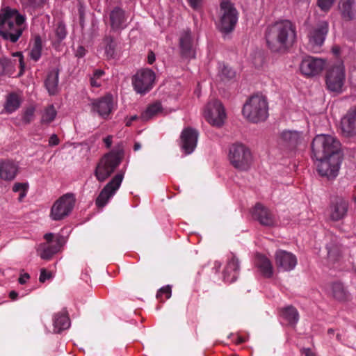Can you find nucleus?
Wrapping results in <instances>:
<instances>
[{
  "label": "nucleus",
  "instance_id": "obj_1",
  "mask_svg": "<svg viewBox=\"0 0 356 356\" xmlns=\"http://www.w3.org/2000/svg\"><path fill=\"white\" fill-rule=\"evenodd\" d=\"M312 149L319 174L335 178L342 161L339 141L330 135H317L312 141Z\"/></svg>",
  "mask_w": 356,
  "mask_h": 356
},
{
  "label": "nucleus",
  "instance_id": "obj_2",
  "mask_svg": "<svg viewBox=\"0 0 356 356\" xmlns=\"http://www.w3.org/2000/svg\"><path fill=\"white\" fill-rule=\"evenodd\" d=\"M295 26L289 20H281L269 26L266 31V40L269 48L274 51L285 50L296 41Z\"/></svg>",
  "mask_w": 356,
  "mask_h": 356
},
{
  "label": "nucleus",
  "instance_id": "obj_3",
  "mask_svg": "<svg viewBox=\"0 0 356 356\" xmlns=\"http://www.w3.org/2000/svg\"><path fill=\"white\" fill-rule=\"evenodd\" d=\"M26 28V17L17 10L10 7L0 10V35L4 40L16 42Z\"/></svg>",
  "mask_w": 356,
  "mask_h": 356
},
{
  "label": "nucleus",
  "instance_id": "obj_4",
  "mask_svg": "<svg viewBox=\"0 0 356 356\" xmlns=\"http://www.w3.org/2000/svg\"><path fill=\"white\" fill-rule=\"evenodd\" d=\"M243 115L250 122L259 123L268 118V104L262 95H253L243 105Z\"/></svg>",
  "mask_w": 356,
  "mask_h": 356
},
{
  "label": "nucleus",
  "instance_id": "obj_5",
  "mask_svg": "<svg viewBox=\"0 0 356 356\" xmlns=\"http://www.w3.org/2000/svg\"><path fill=\"white\" fill-rule=\"evenodd\" d=\"M238 13L229 0H222L218 12V28L222 33L232 31L238 22Z\"/></svg>",
  "mask_w": 356,
  "mask_h": 356
},
{
  "label": "nucleus",
  "instance_id": "obj_6",
  "mask_svg": "<svg viewBox=\"0 0 356 356\" xmlns=\"http://www.w3.org/2000/svg\"><path fill=\"white\" fill-rule=\"evenodd\" d=\"M76 198L72 193H66L60 197L52 205L49 217L51 220L58 221L67 217L72 211Z\"/></svg>",
  "mask_w": 356,
  "mask_h": 356
},
{
  "label": "nucleus",
  "instance_id": "obj_7",
  "mask_svg": "<svg viewBox=\"0 0 356 356\" xmlns=\"http://www.w3.org/2000/svg\"><path fill=\"white\" fill-rule=\"evenodd\" d=\"M346 79L345 68L343 63L337 62L327 70L325 83L329 90L341 92Z\"/></svg>",
  "mask_w": 356,
  "mask_h": 356
},
{
  "label": "nucleus",
  "instance_id": "obj_8",
  "mask_svg": "<svg viewBox=\"0 0 356 356\" xmlns=\"http://www.w3.org/2000/svg\"><path fill=\"white\" fill-rule=\"evenodd\" d=\"M229 159L232 165L240 170H247L252 161L250 149L243 144H234L230 147Z\"/></svg>",
  "mask_w": 356,
  "mask_h": 356
},
{
  "label": "nucleus",
  "instance_id": "obj_9",
  "mask_svg": "<svg viewBox=\"0 0 356 356\" xmlns=\"http://www.w3.org/2000/svg\"><path fill=\"white\" fill-rule=\"evenodd\" d=\"M121 157L119 153L111 152L106 154L98 163L95 174L98 181H105L119 165Z\"/></svg>",
  "mask_w": 356,
  "mask_h": 356
},
{
  "label": "nucleus",
  "instance_id": "obj_10",
  "mask_svg": "<svg viewBox=\"0 0 356 356\" xmlns=\"http://www.w3.org/2000/svg\"><path fill=\"white\" fill-rule=\"evenodd\" d=\"M156 74L148 68H143L136 72L132 77V85L135 91L138 94H145L149 92L155 83Z\"/></svg>",
  "mask_w": 356,
  "mask_h": 356
},
{
  "label": "nucleus",
  "instance_id": "obj_11",
  "mask_svg": "<svg viewBox=\"0 0 356 356\" xmlns=\"http://www.w3.org/2000/svg\"><path fill=\"white\" fill-rule=\"evenodd\" d=\"M327 32L328 24L325 21L312 26L307 33L308 48L314 52H318L324 43Z\"/></svg>",
  "mask_w": 356,
  "mask_h": 356
},
{
  "label": "nucleus",
  "instance_id": "obj_12",
  "mask_svg": "<svg viewBox=\"0 0 356 356\" xmlns=\"http://www.w3.org/2000/svg\"><path fill=\"white\" fill-rule=\"evenodd\" d=\"M207 121L213 126L220 127L223 124L226 113L220 102L214 99L209 102L204 111Z\"/></svg>",
  "mask_w": 356,
  "mask_h": 356
},
{
  "label": "nucleus",
  "instance_id": "obj_13",
  "mask_svg": "<svg viewBox=\"0 0 356 356\" xmlns=\"http://www.w3.org/2000/svg\"><path fill=\"white\" fill-rule=\"evenodd\" d=\"M124 179L122 172L118 173L113 179L104 187L99 195L96 199V205L98 207H104L112 198L121 186Z\"/></svg>",
  "mask_w": 356,
  "mask_h": 356
},
{
  "label": "nucleus",
  "instance_id": "obj_14",
  "mask_svg": "<svg viewBox=\"0 0 356 356\" xmlns=\"http://www.w3.org/2000/svg\"><path fill=\"white\" fill-rule=\"evenodd\" d=\"M91 111L99 116L106 119L114 109L113 98L111 95L92 99L90 104Z\"/></svg>",
  "mask_w": 356,
  "mask_h": 356
},
{
  "label": "nucleus",
  "instance_id": "obj_15",
  "mask_svg": "<svg viewBox=\"0 0 356 356\" xmlns=\"http://www.w3.org/2000/svg\"><path fill=\"white\" fill-rule=\"evenodd\" d=\"M325 66V60L312 56H307L302 59L300 70L307 76H314L320 74Z\"/></svg>",
  "mask_w": 356,
  "mask_h": 356
},
{
  "label": "nucleus",
  "instance_id": "obj_16",
  "mask_svg": "<svg viewBox=\"0 0 356 356\" xmlns=\"http://www.w3.org/2000/svg\"><path fill=\"white\" fill-rule=\"evenodd\" d=\"M181 148L185 154H191L195 149L197 143L198 133L191 127L184 129L181 134Z\"/></svg>",
  "mask_w": 356,
  "mask_h": 356
},
{
  "label": "nucleus",
  "instance_id": "obj_17",
  "mask_svg": "<svg viewBox=\"0 0 356 356\" xmlns=\"http://www.w3.org/2000/svg\"><path fill=\"white\" fill-rule=\"evenodd\" d=\"M275 260L277 268L282 271H290L297 264V258L293 254L282 250L275 252Z\"/></svg>",
  "mask_w": 356,
  "mask_h": 356
},
{
  "label": "nucleus",
  "instance_id": "obj_18",
  "mask_svg": "<svg viewBox=\"0 0 356 356\" xmlns=\"http://www.w3.org/2000/svg\"><path fill=\"white\" fill-rule=\"evenodd\" d=\"M340 127L345 136L356 135V106L350 108L342 117Z\"/></svg>",
  "mask_w": 356,
  "mask_h": 356
},
{
  "label": "nucleus",
  "instance_id": "obj_19",
  "mask_svg": "<svg viewBox=\"0 0 356 356\" xmlns=\"http://www.w3.org/2000/svg\"><path fill=\"white\" fill-rule=\"evenodd\" d=\"M179 47L183 57L186 58L195 57L194 40L190 30H184L179 35Z\"/></svg>",
  "mask_w": 356,
  "mask_h": 356
},
{
  "label": "nucleus",
  "instance_id": "obj_20",
  "mask_svg": "<svg viewBox=\"0 0 356 356\" xmlns=\"http://www.w3.org/2000/svg\"><path fill=\"white\" fill-rule=\"evenodd\" d=\"M302 140V133L293 130H284L278 138L279 145L288 149H293L300 144Z\"/></svg>",
  "mask_w": 356,
  "mask_h": 356
},
{
  "label": "nucleus",
  "instance_id": "obj_21",
  "mask_svg": "<svg viewBox=\"0 0 356 356\" xmlns=\"http://www.w3.org/2000/svg\"><path fill=\"white\" fill-rule=\"evenodd\" d=\"M252 217L264 226H274L277 224L275 215L262 204H257L252 211Z\"/></svg>",
  "mask_w": 356,
  "mask_h": 356
},
{
  "label": "nucleus",
  "instance_id": "obj_22",
  "mask_svg": "<svg viewBox=\"0 0 356 356\" xmlns=\"http://www.w3.org/2000/svg\"><path fill=\"white\" fill-rule=\"evenodd\" d=\"M19 172V165L10 160L0 161V179L4 181H13Z\"/></svg>",
  "mask_w": 356,
  "mask_h": 356
},
{
  "label": "nucleus",
  "instance_id": "obj_23",
  "mask_svg": "<svg viewBox=\"0 0 356 356\" xmlns=\"http://www.w3.org/2000/svg\"><path fill=\"white\" fill-rule=\"evenodd\" d=\"M348 202L341 198H337L330 205L328 213L330 218L333 221H338L347 213L348 211Z\"/></svg>",
  "mask_w": 356,
  "mask_h": 356
},
{
  "label": "nucleus",
  "instance_id": "obj_24",
  "mask_svg": "<svg viewBox=\"0 0 356 356\" xmlns=\"http://www.w3.org/2000/svg\"><path fill=\"white\" fill-rule=\"evenodd\" d=\"M61 246L60 238L57 237L56 244L41 243L37 248L38 254L44 260L50 259L52 256L59 251Z\"/></svg>",
  "mask_w": 356,
  "mask_h": 356
},
{
  "label": "nucleus",
  "instance_id": "obj_25",
  "mask_svg": "<svg viewBox=\"0 0 356 356\" xmlns=\"http://www.w3.org/2000/svg\"><path fill=\"white\" fill-rule=\"evenodd\" d=\"M239 262L235 256H232L228 261L223 272L225 282L232 283L234 282L238 275Z\"/></svg>",
  "mask_w": 356,
  "mask_h": 356
},
{
  "label": "nucleus",
  "instance_id": "obj_26",
  "mask_svg": "<svg viewBox=\"0 0 356 356\" xmlns=\"http://www.w3.org/2000/svg\"><path fill=\"white\" fill-rule=\"evenodd\" d=\"M127 17L124 11L120 7H115L110 13L111 25L113 29H122L126 26Z\"/></svg>",
  "mask_w": 356,
  "mask_h": 356
},
{
  "label": "nucleus",
  "instance_id": "obj_27",
  "mask_svg": "<svg viewBox=\"0 0 356 356\" xmlns=\"http://www.w3.org/2000/svg\"><path fill=\"white\" fill-rule=\"evenodd\" d=\"M339 9L341 17L345 20H352L356 15L355 0H341Z\"/></svg>",
  "mask_w": 356,
  "mask_h": 356
},
{
  "label": "nucleus",
  "instance_id": "obj_28",
  "mask_svg": "<svg viewBox=\"0 0 356 356\" xmlns=\"http://www.w3.org/2000/svg\"><path fill=\"white\" fill-rule=\"evenodd\" d=\"M59 72L58 70L50 71L44 81V86L50 95H55L59 91L58 86Z\"/></svg>",
  "mask_w": 356,
  "mask_h": 356
},
{
  "label": "nucleus",
  "instance_id": "obj_29",
  "mask_svg": "<svg viewBox=\"0 0 356 356\" xmlns=\"http://www.w3.org/2000/svg\"><path fill=\"white\" fill-rule=\"evenodd\" d=\"M255 264L260 273L265 277H271L273 275V268L271 261L265 256L257 254Z\"/></svg>",
  "mask_w": 356,
  "mask_h": 356
},
{
  "label": "nucleus",
  "instance_id": "obj_30",
  "mask_svg": "<svg viewBox=\"0 0 356 356\" xmlns=\"http://www.w3.org/2000/svg\"><path fill=\"white\" fill-rule=\"evenodd\" d=\"M53 323L54 332L56 333H60L63 330L68 329L70 326V318L65 311L55 314Z\"/></svg>",
  "mask_w": 356,
  "mask_h": 356
},
{
  "label": "nucleus",
  "instance_id": "obj_31",
  "mask_svg": "<svg viewBox=\"0 0 356 356\" xmlns=\"http://www.w3.org/2000/svg\"><path fill=\"white\" fill-rule=\"evenodd\" d=\"M333 297L339 301H346L349 298V293L341 282H336L331 285Z\"/></svg>",
  "mask_w": 356,
  "mask_h": 356
},
{
  "label": "nucleus",
  "instance_id": "obj_32",
  "mask_svg": "<svg viewBox=\"0 0 356 356\" xmlns=\"http://www.w3.org/2000/svg\"><path fill=\"white\" fill-rule=\"evenodd\" d=\"M21 104L19 96L15 93H10L7 95L4 104V109L6 113H12L18 109Z\"/></svg>",
  "mask_w": 356,
  "mask_h": 356
},
{
  "label": "nucleus",
  "instance_id": "obj_33",
  "mask_svg": "<svg viewBox=\"0 0 356 356\" xmlns=\"http://www.w3.org/2000/svg\"><path fill=\"white\" fill-rule=\"evenodd\" d=\"M327 259L330 262H335L341 254V247L337 241V238H334L326 246Z\"/></svg>",
  "mask_w": 356,
  "mask_h": 356
},
{
  "label": "nucleus",
  "instance_id": "obj_34",
  "mask_svg": "<svg viewBox=\"0 0 356 356\" xmlns=\"http://www.w3.org/2000/svg\"><path fill=\"white\" fill-rule=\"evenodd\" d=\"M282 315L290 325H296L299 319L297 309L291 306L284 308L282 310Z\"/></svg>",
  "mask_w": 356,
  "mask_h": 356
},
{
  "label": "nucleus",
  "instance_id": "obj_35",
  "mask_svg": "<svg viewBox=\"0 0 356 356\" xmlns=\"http://www.w3.org/2000/svg\"><path fill=\"white\" fill-rule=\"evenodd\" d=\"M161 112V105L159 102H156L147 107L146 111L142 114V118L144 120H148L152 117Z\"/></svg>",
  "mask_w": 356,
  "mask_h": 356
},
{
  "label": "nucleus",
  "instance_id": "obj_36",
  "mask_svg": "<svg viewBox=\"0 0 356 356\" xmlns=\"http://www.w3.org/2000/svg\"><path fill=\"white\" fill-rule=\"evenodd\" d=\"M42 52V40L40 36H35L34 38V42L33 47L30 52V57L37 61L41 56Z\"/></svg>",
  "mask_w": 356,
  "mask_h": 356
},
{
  "label": "nucleus",
  "instance_id": "obj_37",
  "mask_svg": "<svg viewBox=\"0 0 356 356\" xmlns=\"http://www.w3.org/2000/svg\"><path fill=\"white\" fill-rule=\"evenodd\" d=\"M56 111L53 105L49 106L42 114V122L49 124L54 121L56 116Z\"/></svg>",
  "mask_w": 356,
  "mask_h": 356
},
{
  "label": "nucleus",
  "instance_id": "obj_38",
  "mask_svg": "<svg viewBox=\"0 0 356 356\" xmlns=\"http://www.w3.org/2000/svg\"><path fill=\"white\" fill-rule=\"evenodd\" d=\"M104 43L106 57L108 58H113L115 54V44L113 40L110 37L106 38L104 40Z\"/></svg>",
  "mask_w": 356,
  "mask_h": 356
},
{
  "label": "nucleus",
  "instance_id": "obj_39",
  "mask_svg": "<svg viewBox=\"0 0 356 356\" xmlns=\"http://www.w3.org/2000/svg\"><path fill=\"white\" fill-rule=\"evenodd\" d=\"M235 74V72L228 66L223 65L220 69L221 79L223 81H228L234 79Z\"/></svg>",
  "mask_w": 356,
  "mask_h": 356
},
{
  "label": "nucleus",
  "instance_id": "obj_40",
  "mask_svg": "<svg viewBox=\"0 0 356 356\" xmlns=\"http://www.w3.org/2000/svg\"><path fill=\"white\" fill-rule=\"evenodd\" d=\"M12 66L11 61L6 58L0 59V75H4L10 72Z\"/></svg>",
  "mask_w": 356,
  "mask_h": 356
},
{
  "label": "nucleus",
  "instance_id": "obj_41",
  "mask_svg": "<svg viewBox=\"0 0 356 356\" xmlns=\"http://www.w3.org/2000/svg\"><path fill=\"white\" fill-rule=\"evenodd\" d=\"M172 291H171V286L169 285H167L165 286L162 287L159 289V291L157 292L156 297L160 299L161 300H163V297L165 296V299H168L171 297Z\"/></svg>",
  "mask_w": 356,
  "mask_h": 356
},
{
  "label": "nucleus",
  "instance_id": "obj_42",
  "mask_svg": "<svg viewBox=\"0 0 356 356\" xmlns=\"http://www.w3.org/2000/svg\"><path fill=\"white\" fill-rule=\"evenodd\" d=\"M66 34L65 26L62 23L58 24L55 30V35L57 37L58 40H63L66 37Z\"/></svg>",
  "mask_w": 356,
  "mask_h": 356
},
{
  "label": "nucleus",
  "instance_id": "obj_43",
  "mask_svg": "<svg viewBox=\"0 0 356 356\" xmlns=\"http://www.w3.org/2000/svg\"><path fill=\"white\" fill-rule=\"evenodd\" d=\"M34 113L35 108L33 107H30L26 109L22 115V121L26 124L29 123L33 119Z\"/></svg>",
  "mask_w": 356,
  "mask_h": 356
},
{
  "label": "nucleus",
  "instance_id": "obj_44",
  "mask_svg": "<svg viewBox=\"0 0 356 356\" xmlns=\"http://www.w3.org/2000/svg\"><path fill=\"white\" fill-rule=\"evenodd\" d=\"M334 1L335 0H318V6L321 10L327 12L331 8Z\"/></svg>",
  "mask_w": 356,
  "mask_h": 356
},
{
  "label": "nucleus",
  "instance_id": "obj_45",
  "mask_svg": "<svg viewBox=\"0 0 356 356\" xmlns=\"http://www.w3.org/2000/svg\"><path fill=\"white\" fill-rule=\"evenodd\" d=\"M47 0H24L25 3L31 7L36 8L42 6Z\"/></svg>",
  "mask_w": 356,
  "mask_h": 356
},
{
  "label": "nucleus",
  "instance_id": "obj_46",
  "mask_svg": "<svg viewBox=\"0 0 356 356\" xmlns=\"http://www.w3.org/2000/svg\"><path fill=\"white\" fill-rule=\"evenodd\" d=\"M28 188L29 184L27 183H15L13 186V191L14 192H19L20 191L26 192Z\"/></svg>",
  "mask_w": 356,
  "mask_h": 356
},
{
  "label": "nucleus",
  "instance_id": "obj_47",
  "mask_svg": "<svg viewBox=\"0 0 356 356\" xmlns=\"http://www.w3.org/2000/svg\"><path fill=\"white\" fill-rule=\"evenodd\" d=\"M52 277V274L51 272L47 271L44 268L40 270V275L39 277V281L40 282H44L47 280H50Z\"/></svg>",
  "mask_w": 356,
  "mask_h": 356
},
{
  "label": "nucleus",
  "instance_id": "obj_48",
  "mask_svg": "<svg viewBox=\"0 0 356 356\" xmlns=\"http://www.w3.org/2000/svg\"><path fill=\"white\" fill-rule=\"evenodd\" d=\"M57 237L58 236L55 237L54 235L51 233L46 234L44 236V239L47 241L46 243H52V244H56Z\"/></svg>",
  "mask_w": 356,
  "mask_h": 356
},
{
  "label": "nucleus",
  "instance_id": "obj_49",
  "mask_svg": "<svg viewBox=\"0 0 356 356\" xmlns=\"http://www.w3.org/2000/svg\"><path fill=\"white\" fill-rule=\"evenodd\" d=\"M13 56H16L19 58V65L21 67L22 70H23V68L24 67V64L23 62V55L21 52H15L13 54Z\"/></svg>",
  "mask_w": 356,
  "mask_h": 356
},
{
  "label": "nucleus",
  "instance_id": "obj_50",
  "mask_svg": "<svg viewBox=\"0 0 356 356\" xmlns=\"http://www.w3.org/2000/svg\"><path fill=\"white\" fill-rule=\"evenodd\" d=\"M58 143H59V139H58V138L57 137L56 135L53 134L49 138V143L50 145H56L58 144Z\"/></svg>",
  "mask_w": 356,
  "mask_h": 356
},
{
  "label": "nucleus",
  "instance_id": "obj_51",
  "mask_svg": "<svg viewBox=\"0 0 356 356\" xmlns=\"http://www.w3.org/2000/svg\"><path fill=\"white\" fill-rule=\"evenodd\" d=\"M29 278L30 276L28 273L22 274L19 278V282L21 284H24L29 280Z\"/></svg>",
  "mask_w": 356,
  "mask_h": 356
},
{
  "label": "nucleus",
  "instance_id": "obj_52",
  "mask_svg": "<svg viewBox=\"0 0 356 356\" xmlns=\"http://www.w3.org/2000/svg\"><path fill=\"white\" fill-rule=\"evenodd\" d=\"M90 85L92 87H99L101 86V81L99 79H97L96 77H91L90 79Z\"/></svg>",
  "mask_w": 356,
  "mask_h": 356
},
{
  "label": "nucleus",
  "instance_id": "obj_53",
  "mask_svg": "<svg viewBox=\"0 0 356 356\" xmlns=\"http://www.w3.org/2000/svg\"><path fill=\"white\" fill-rule=\"evenodd\" d=\"M191 7L196 9L197 8L201 3L202 0H188Z\"/></svg>",
  "mask_w": 356,
  "mask_h": 356
},
{
  "label": "nucleus",
  "instance_id": "obj_54",
  "mask_svg": "<svg viewBox=\"0 0 356 356\" xmlns=\"http://www.w3.org/2000/svg\"><path fill=\"white\" fill-rule=\"evenodd\" d=\"M156 60L155 54L153 51H149L147 56V62L149 64L152 65Z\"/></svg>",
  "mask_w": 356,
  "mask_h": 356
},
{
  "label": "nucleus",
  "instance_id": "obj_55",
  "mask_svg": "<svg viewBox=\"0 0 356 356\" xmlns=\"http://www.w3.org/2000/svg\"><path fill=\"white\" fill-rule=\"evenodd\" d=\"M112 140H113V136H108L107 137H106L104 139V142L107 148H109L111 147V145H112Z\"/></svg>",
  "mask_w": 356,
  "mask_h": 356
},
{
  "label": "nucleus",
  "instance_id": "obj_56",
  "mask_svg": "<svg viewBox=\"0 0 356 356\" xmlns=\"http://www.w3.org/2000/svg\"><path fill=\"white\" fill-rule=\"evenodd\" d=\"M86 54V50L83 47H79L76 53V56L78 57H83Z\"/></svg>",
  "mask_w": 356,
  "mask_h": 356
},
{
  "label": "nucleus",
  "instance_id": "obj_57",
  "mask_svg": "<svg viewBox=\"0 0 356 356\" xmlns=\"http://www.w3.org/2000/svg\"><path fill=\"white\" fill-rule=\"evenodd\" d=\"M302 351L305 356H316L309 348H303Z\"/></svg>",
  "mask_w": 356,
  "mask_h": 356
},
{
  "label": "nucleus",
  "instance_id": "obj_58",
  "mask_svg": "<svg viewBox=\"0 0 356 356\" xmlns=\"http://www.w3.org/2000/svg\"><path fill=\"white\" fill-rule=\"evenodd\" d=\"M104 74V71L98 70H96L93 74L94 77H96L97 79H99L102 75Z\"/></svg>",
  "mask_w": 356,
  "mask_h": 356
},
{
  "label": "nucleus",
  "instance_id": "obj_59",
  "mask_svg": "<svg viewBox=\"0 0 356 356\" xmlns=\"http://www.w3.org/2000/svg\"><path fill=\"white\" fill-rule=\"evenodd\" d=\"M245 340H246L245 338L241 337V336H237L236 339L235 340V343L237 344L242 343L245 342Z\"/></svg>",
  "mask_w": 356,
  "mask_h": 356
},
{
  "label": "nucleus",
  "instance_id": "obj_60",
  "mask_svg": "<svg viewBox=\"0 0 356 356\" xmlns=\"http://www.w3.org/2000/svg\"><path fill=\"white\" fill-rule=\"evenodd\" d=\"M138 117L137 115H133L131 116L129 119H128L127 121H126V125L127 126H130L131 124V122L135 120L136 119H137Z\"/></svg>",
  "mask_w": 356,
  "mask_h": 356
},
{
  "label": "nucleus",
  "instance_id": "obj_61",
  "mask_svg": "<svg viewBox=\"0 0 356 356\" xmlns=\"http://www.w3.org/2000/svg\"><path fill=\"white\" fill-rule=\"evenodd\" d=\"M18 294L17 292L13 291L10 292L9 296L12 300H15L17 297Z\"/></svg>",
  "mask_w": 356,
  "mask_h": 356
},
{
  "label": "nucleus",
  "instance_id": "obj_62",
  "mask_svg": "<svg viewBox=\"0 0 356 356\" xmlns=\"http://www.w3.org/2000/svg\"><path fill=\"white\" fill-rule=\"evenodd\" d=\"M141 148V145L139 143H135L134 149L138 151Z\"/></svg>",
  "mask_w": 356,
  "mask_h": 356
},
{
  "label": "nucleus",
  "instance_id": "obj_63",
  "mask_svg": "<svg viewBox=\"0 0 356 356\" xmlns=\"http://www.w3.org/2000/svg\"><path fill=\"white\" fill-rule=\"evenodd\" d=\"M327 332H328V334H332L334 333V330L332 329H329Z\"/></svg>",
  "mask_w": 356,
  "mask_h": 356
},
{
  "label": "nucleus",
  "instance_id": "obj_64",
  "mask_svg": "<svg viewBox=\"0 0 356 356\" xmlns=\"http://www.w3.org/2000/svg\"><path fill=\"white\" fill-rule=\"evenodd\" d=\"M26 195V192H24L20 195V197L22 198Z\"/></svg>",
  "mask_w": 356,
  "mask_h": 356
}]
</instances>
